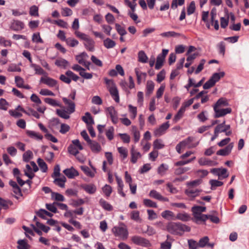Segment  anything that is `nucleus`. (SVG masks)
Here are the masks:
<instances>
[{
    "mask_svg": "<svg viewBox=\"0 0 249 249\" xmlns=\"http://www.w3.org/2000/svg\"><path fill=\"white\" fill-rule=\"evenodd\" d=\"M166 230L172 234H178L181 232L190 231V228L180 223L170 222L166 227Z\"/></svg>",
    "mask_w": 249,
    "mask_h": 249,
    "instance_id": "1",
    "label": "nucleus"
},
{
    "mask_svg": "<svg viewBox=\"0 0 249 249\" xmlns=\"http://www.w3.org/2000/svg\"><path fill=\"white\" fill-rule=\"evenodd\" d=\"M206 208L205 207L196 206L192 208V211L194 218L197 221H205L208 219L207 214H202V212L206 211Z\"/></svg>",
    "mask_w": 249,
    "mask_h": 249,
    "instance_id": "2",
    "label": "nucleus"
},
{
    "mask_svg": "<svg viewBox=\"0 0 249 249\" xmlns=\"http://www.w3.org/2000/svg\"><path fill=\"white\" fill-rule=\"evenodd\" d=\"M105 81L111 96L115 102L119 103L120 101L119 92L114 82L112 80L107 78H105Z\"/></svg>",
    "mask_w": 249,
    "mask_h": 249,
    "instance_id": "3",
    "label": "nucleus"
},
{
    "mask_svg": "<svg viewBox=\"0 0 249 249\" xmlns=\"http://www.w3.org/2000/svg\"><path fill=\"white\" fill-rule=\"evenodd\" d=\"M193 137H189L187 139L179 142L176 147V149L177 152L179 154L181 153V149H183L186 147H187L188 148H192L196 147L198 145V142H196V143H192L191 142L193 141Z\"/></svg>",
    "mask_w": 249,
    "mask_h": 249,
    "instance_id": "4",
    "label": "nucleus"
},
{
    "mask_svg": "<svg viewBox=\"0 0 249 249\" xmlns=\"http://www.w3.org/2000/svg\"><path fill=\"white\" fill-rule=\"evenodd\" d=\"M224 75L225 72L223 71L213 73L210 79L204 84L203 88L206 89L213 87Z\"/></svg>",
    "mask_w": 249,
    "mask_h": 249,
    "instance_id": "5",
    "label": "nucleus"
},
{
    "mask_svg": "<svg viewBox=\"0 0 249 249\" xmlns=\"http://www.w3.org/2000/svg\"><path fill=\"white\" fill-rule=\"evenodd\" d=\"M112 231L116 236L120 237L123 240H126L128 237V232L126 227L124 225L123 226L113 227Z\"/></svg>",
    "mask_w": 249,
    "mask_h": 249,
    "instance_id": "6",
    "label": "nucleus"
},
{
    "mask_svg": "<svg viewBox=\"0 0 249 249\" xmlns=\"http://www.w3.org/2000/svg\"><path fill=\"white\" fill-rule=\"evenodd\" d=\"M201 191L200 190L194 187H188L185 190V193L190 198V200H193L194 198L199 196Z\"/></svg>",
    "mask_w": 249,
    "mask_h": 249,
    "instance_id": "7",
    "label": "nucleus"
},
{
    "mask_svg": "<svg viewBox=\"0 0 249 249\" xmlns=\"http://www.w3.org/2000/svg\"><path fill=\"white\" fill-rule=\"evenodd\" d=\"M131 241L134 244L145 247H148L150 245L148 240L139 236H133L131 237Z\"/></svg>",
    "mask_w": 249,
    "mask_h": 249,
    "instance_id": "8",
    "label": "nucleus"
},
{
    "mask_svg": "<svg viewBox=\"0 0 249 249\" xmlns=\"http://www.w3.org/2000/svg\"><path fill=\"white\" fill-rule=\"evenodd\" d=\"M40 82L47 85L50 87H55L58 89L57 81L49 77H42L40 79Z\"/></svg>",
    "mask_w": 249,
    "mask_h": 249,
    "instance_id": "9",
    "label": "nucleus"
},
{
    "mask_svg": "<svg viewBox=\"0 0 249 249\" xmlns=\"http://www.w3.org/2000/svg\"><path fill=\"white\" fill-rule=\"evenodd\" d=\"M213 109L215 112V118H219L224 116L231 112V108H220L217 107L213 108Z\"/></svg>",
    "mask_w": 249,
    "mask_h": 249,
    "instance_id": "10",
    "label": "nucleus"
},
{
    "mask_svg": "<svg viewBox=\"0 0 249 249\" xmlns=\"http://www.w3.org/2000/svg\"><path fill=\"white\" fill-rule=\"evenodd\" d=\"M169 122L162 124L159 128L154 130V135L156 137H160L163 135L165 131L169 127Z\"/></svg>",
    "mask_w": 249,
    "mask_h": 249,
    "instance_id": "11",
    "label": "nucleus"
},
{
    "mask_svg": "<svg viewBox=\"0 0 249 249\" xmlns=\"http://www.w3.org/2000/svg\"><path fill=\"white\" fill-rule=\"evenodd\" d=\"M149 196L153 198L159 200L161 201L168 202L169 199L167 197L163 196L160 193L155 190L150 191Z\"/></svg>",
    "mask_w": 249,
    "mask_h": 249,
    "instance_id": "12",
    "label": "nucleus"
},
{
    "mask_svg": "<svg viewBox=\"0 0 249 249\" xmlns=\"http://www.w3.org/2000/svg\"><path fill=\"white\" fill-rule=\"evenodd\" d=\"M233 145L234 144L233 142L229 143L225 148L220 149L217 151L216 154L223 156L229 155L233 147Z\"/></svg>",
    "mask_w": 249,
    "mask_h": 249,
    "instance_id": "13",
    "label": "nucleus"
},
{
    "mask_svg": "<svg viewBox=\"0 0 249 249\" xmlns=\"http://www.w3.org/2000/svg\"><path fill=\"white\" fill-rule=\"evenodd\" d=\"M107 114L110 116L112 122L114 124H117L118 121V119L117 111L115 110L114 107H108L107 108Z\"/></svg>",
    "mask_w": 249,
    "mask_h": 249,
    "instance_id": "14",
    "label": "nucleus"
},
{
    "mask_svg": "<svg viewBox=\"0 0 249 249\" xmlns=\"http://www.w3.org/2000/svg\"><path fill=\"white\" fill-rule=\"evenodd\" d=\"M24 23L18 20H14L12 21L10 28L14 31H19L24 28Z\"/></svg>",
    "mask_w": 249,
    "mask_h": 249,
    "instance_id": "15",
    "label": "nucleus"
},
{
    "mask_svg": "<svg viewBox=\"0 0 249 249\" xmlns=\"http://www.w3.org/2000/svg\"><path fill=\"white\" fill-rule=\"evenodd\" d=\"M161 216L167 220H175L177 219L175 214L170 210L163 211L161 213Z\"/></svg>",
    "mask_w": 249,
    "mask_h": 249,
    "instance_id": "16",
    "label": "nucleus"
},
{
    "mask_svg": "<svg viewBox=\"0 0 249 249\" xmlns=\"http://www.w3.org/2000/svg\"><path fill=\"white\" fill-rule=\"evenodd\" d=\"M63 101L67 107V110L69 113H72L75 111V105L73 102L66 97L62 98Z\"/></svg>",
    "mask_w": 249,
    "mask_h": 249,
    "instance_id": "17",
    "label": "nucleus"
},
{
    "mask_svg": "<svg viewBox=\"0 0 249 249\" xmlns=\"http://www.w3.org/2000/svg\"><path fill=\"white\" fill-rule=\"evenodd\" d=\"M81 187L85 192L89 194H93L97 190L96 186L91 183L83 184Z\"/></svg>",
    "mask_w": 249,
    "mask_h": 249,
    "instance_id": "18",
    "label": "nucleus"
},
{
    "mask_svg": "<svg viewBox=\"0 0 249 249\" xmlns=\"http://www.w3.org/2000/svg\"><path fill=\"white\" fill-rule=\"evenodd\" d=\"M227 171V169L225 168H213L211 170V173L215 175L218 176L219 177V178H220L221 176H223V178H224L228 177V175L226 174Z\"/></svg>",
    "mask_w": 249,
    "mask_h": 249,
    "instance_id": "19",
    "label": "nucleus"
},
{
    "mask_svg": "<svg viewBox=\"0 0 249 249\" xmlns=\"http://www.w3.org/2000/svg\"><path fill=\"white\" fill-rule=\"evenodd\" d=\"M130 154H131V161L133 163H135L137 162V160L141 158L142 157L141 154L137 151L134 147L133 146L130 150Z\"/></svg>",
    "mask_w": 249,
    "mask_h": 249,
    "instance_id": "20",
    "label": "nucleus"
},
{
    "mask_svg": "<svg viewBox=\"0 0 249 249\" xmlns=\"http://www.w3.org/2000/svg\"><path fill=\"white\" fill-rule=\"evenodd\" d=\"M64 174L69 178H72L79 175L78 172L74 168L71 167L63 171Z\"/></svg>",
    "mask_w": 249,
    "mask_h": 249,
    "instance_id": "21",
    "label": "nucleus"
},
{
    "mask_svg": "<svg viewBox=\"0 0 249 249\" xmlns=\"http://www.w3.org/2000/svg\"><path fill=\"white\" fill-rule=\"evenodd\" d=\"M91 150L94 153H99L101 151L102 148L99 143L96 141L91 140L89 143Z\"/></svg>",
    "mask_w": 249,
    "mask_h": 249,
    "instance_id": "22",
    "label": "nucleus"
},
{
    "mask_svg": "<svg viewBox=\"0 0 249 249\" xmlns=\"http://www.w3.org/2000/svg\"><path fill=\"white\" fill-rule=\"evenodd\" d=\"M83 44L85 46V47L89 51H94L95 42L90 37H89L85 42H84Z\"/></svg>",
    "mask_w": 249,
    "mask_h": 249,
    "instance_id": "23",
    "label": "nucleus"
},
{
    "mask_svg": "<svg viewBox=\"0 0 249 249\" xmlns=\"http://www.w3.org/2000/svg\"><path fill=\"white\" fill-rule=\"evenodd\" d=\"M198 163L201 166L208 165V166H214L216 164V163L207 159L205 158H201L198 160Z\"/></svg>",
    "mask_w": 249,
    "mask_h": 249,
    "instance_id": "24",
    "label": "nucleus"
},
{
    "mask_svg": "<svg viewBox=\"0 0 249 249\" xmlns=\"http://www.w3.org/2000/svg\"><path fill=\"white\" fill-rule=\"evenodd\" d=\"M155 87L154 83L151 80H148L146 85V94L149 95L153 92Z\"/></svg>",
    "mask_w": 249,
    "mask_h": 249,
    "instance_id": "25",
    "label": "nucleus"
},
{
    "mask_svg": "<svg viewBox=\"0 0 249 249\" xmlns=\"http://www.w3.org/2000/svg\"><path fill=\"white\" fill-rule=\"evenodd\" d=\"M207 215L208 219H210L212 222L216 224L219 222V219L217 216V213L216 211H212L210 214Z\"/></svg>",
    "mask_w": 249,
    "mask_h": 249,
    "instance_id": "26",
    "label": "nucleus"
},
{
    "mask_svg": "<svg viewBox=\"0 0 249 249\" xmlns=\"http://www.w3.org/2000/svg\"><path fill=\"white\" fill-rule=\"evenodd\" d=\"M228 106L227 100L224 98H220L213 106V108H220L222 107Z\"/></svg>",
    "mask_w": 249,
    "mask_h": 249,
    "instance_id": "27",
    "label": "nucleus"
},
{
    "mask_svg": "<svg viewBox=\"0 0 249 249\" xmlns=\"http://www.w3.org/2000/svg\"><path fill=\"white\" fill-rule=\"evenodd\" d=\"M135 72L137 76V83L138 84H140L141 83L142 78L143 77L145 78L146 76V73L141 72L138 68H136L135 69Z\"/></svg>",
    "mask_w": 249,
    "mask_h": 249,
    "instance_id": "28",
    "label": "nucleus"
},
{
    "mask_svg": "<svg viewBox=\"0 0 249 249\" xmlns=\"http://www.w3.org/2000/svg\"><path fill=\"white\" fill-rule=\"evenodd\" d=\"M184 107H181L177 114L174 116L173 121L175 123H177L178 121L183 116V114L185 111Z\"/></svg>",
    "mask_w": 249,
    "mask_h": 249,
    "instance_id": "29",
    "label": "nucleus"
},
{
    "mask_svg": "<svg viewBox=\"0 0 249 249\" xmlns=\"http://www.w3.org/2000/svg\"><path fill=\"white\" fill-rule=\"evenodd\" d=\"M31 68L34 69L36 74L45 75L46 74V72L43 70V69L40 66L37 64H32Z\"/></svg>",
    "mask_w": 249,
    "mask_h": 249,
    "instance_id": "30",
    "label": "nucleus"
},
{
    "mask_svg": "<svg viewBox=\"0 0 249 249\" xmlns=\"http://www.w3.org/2000/svg\"><path fill=\"white\" fill-rule=\"evenodd\" d=\"M160 36L163 37H178L181 36V34L176 33L174 31H169L166 32L162 33L160 34Z\"/></svg>",
    "mask_w": 249,
    "mask_h": 249,
    "instance_id": "31",
    "label": "nucleus"
},
{
    "mask_svg": "<svg viewBox=\"0 0 249 249\" xmlns=\"http://www.w3.org/2000/svg\"><path fill=\"white\" fill-rule=\"evenodd\" d=\"M82 120L88 124H92L94 123V120L89 112L85 113V116L82 117Z\"/></svg>",
    "mask_w": 249,
    "mask_h": 249,
    "instance_id": "32",
    "label": "nucleus"
},
{
    "mask_svg": "<svg viewBox=\"0 0 249 249\" xmlns=\"http://www.w3.org/2000/svg\"><path fill=\"white\" fill-rule=\"evenodd\" d=\"M27 134L30 137L36 140H41L43 138L42 135L34 131L29 130L27 132Z\"/></svg>",
    "mask_w": 249,
    "mask_h": 249,
    "instance_id": "33",
    "label": "nucleus"
},
{
    "mask_svg": "<svg viewBox=\"0 0 249 249\" xmlns=\"http://www.w3.org/2000/svg\"><path fill=\"white\" fill-rule=\"evenodd\" d=\"M104 45L107 49H111L116 45V43L109 38H107L104 40Z\"/></svg>",
    "mask_w": 249,
    "mask_h": 249,
    "instance_id": "34",
    "label": "nucleus"
},
{
    "mask_svg": "<svg viewBox=\"0 0 249 249\" xmlns=\"http://www.w3.org/2000/svg\"><path fill=\"white\" fill-rule=\"evenodd\" d=\"M138 61L143 63L147 62L148 57L144 51H140L138 53Z\"/></svg>",
    "mask_w": 249,
    "mask_h": 249,
    "instance_id": "35",
    "label": "nucleus"
},
{
    "mask_svg": "<svg viewBox=\"0 0 249 249\" xmlns=\"http://www.w3.org/2000/svg\"><path fill=\"white\" fill-rule=\"evenodd\" d=\"M24 174L25 176H27L30 179L33 178L35 176L32 167L29 164L26 165V169L24 170Z\"/></svg>",
    "mask_w": 249,
    "mask_h": 249,
    "instance_id": "36",
    "label": "nucleus"
},
{
    "mask_svg": "<svg viewBox=\"0 0 249 249\" xmlns=\"http://www.w3.org/2000/svg\"><path fill=\"white\" fill-rule=\"evenodd\" d=\"M44 101L46 103L51 106L61 107V104L55 99L51 98H46L44 99Z\"/></svg>",
    "mask_w": 249,
    "mask_h": 249,
    "instance_id": "37",
    "label": "nucleus"
},
{
    "mask_svg": "<svg viewBox=\"0 0 249 249\" xmlns=\"http://www.w3.org/2000/svg\"><path fill=\"white\" fill-rule=\"evenodd\" d=\"M66 181V178L63 176L60 178H57L54 179V183L61 188H64L65 187V183Z\"/></svg>",
    "mask_w": 249,
    "mask_h": 249,
    "instance_id": "38",
    "label": "nucleus"
},
{
    "mask_svg": "<svg viewBox=\"0 0 249 249\" xmlns=\"http://www.w3.org/2000/svg\"><path fill=\"white\" fill-rule=\"evenodd\" d=\"M81 169L84 172V173L88 176L90 177H93L95 175V171H91L88 166H81Z\"/></svg>",
    "mask_w": 249,
    "mask_h": 249,
    "instance_id": "39",
    "label": "nucleus"
},
{
    "mask_svg": "<svg viewBox=\"0 0 249 249\" xmlns=\"http://www.w3.org/2000/svg\"><path fill=\"white\" fill-rule=\"evenodd\" d=\"M37 214L38 216L40 217L43 219H45V216H48L49 217H52L53 214L45 210L40 209L37 213Z\"/></svg>",
    "mask_w": 249,
    "mask_h": 249,
    "instance_id": "40",
    "label": "nucleus"
},
{
    "mask_svg": "<svg viewBox=\"0 0 249 249\" xmlns=\"http://www.w3.org/2000/svg\"><path fill=\"white\" fill-rule=\"evenodd\" d=\"M18 249H29L30 246L25 240H19L17 242Z\"/></svg>",
    "mask_w": 249,
    "mask_h": 249,
    "instance_id": "41",
    "label": "nucleus"
},
{
    "mask_svg": "<svg viewBox=\"0 0 249 249\" xmlns=\"http://www.w3.org/2000/svg\"><path fill=\"white\" fill-rule=\"evenodd\" d=\"M130 218L131 219L136 221L141 222L142 219L140 216V212L138 211H133L130 214Z\"/></svg>",
    "mask_w": 249,
    "mask_h": 249,
    "instance_id": "42",
    "label": "nucleus"
},
{
    "mask_svg": "<svg viewBox=\"0 0 249 249\" xmlns=\"http://www.w3.org/2000/svg\"><path fill=\"white\" fill-rule=\"evenodd\" d=\"M209 183L211 185L212 190H215L217 187L221 186L223 184V182L214 179H211Z\"/></svg>",
    "mask_w": 249,
    "mask_h": 249,
    "instance_id": "43",
    "label": "nucleus"
},
{
    "mask_svg": "<svg viewBox=\"0 0 249 249\" xmlns=\"http://www.w3.org/2000/svg\"><path fill=\"white\" fill-rule=\"evenodd\" d=\"M37 162L43 172H46L47 171V165L42 159L38 158L37 159Z\"/></svg>",
    "mask_w": 249,
    "mask_h": 249,
    "instance_id": "44",
    "label": "nucleus"
},
{
    "mask_svg": "<svg viewBox=\"0 0 249 249\" xmlns=\"http://www.w3.org/2000/svg\"><path fill=\"white\" fill-rule=\"evenodd\" d=\"M55 64L58 66L63 68H66L69 65V62L64 59H59L55 61Z\"/></svg>",
    "mask_w": 249,
    "mask_h": 249,
    "instance_id": "45",
    "label": "nucleus"
},
{
    "mask_svg": "<svg viewBox=\"0 0 249 249\" xmlns=\"http://www.w3.org/2000/svg\"><path fill=\"white\" fill-rule=\"evenodd\" d=\"M66 43L67 45L71 47H74L77 46L79 44V42L73 38H68L66 41Z\"/></svg>",
    "mask_w": 249,
    "mask_h": 249,
    "instance_id": "46",
    "label": "nucleus"
},
{
    "mask_svg": "<svg viewBox=\"0 0 249 249\" xmlns=\"http://www.w3.org/2000/svg\"><path fill=\"white\" fill-rule=\"evenodd\" d=\"M12 202L9 200H5L1 197H0V205L4 209H7L9 205H12Z\"/></svg>",
    "mask_w": 249,
    "mask_h": 249,
    "instance_id": "47",
    "label": "nucleus"
},
{
    "mask_svg": "<svg viewBox=\"0 0 249 249\" xmlns=\"http://www.w3.org/2000/svg\"><path fill=\"white\" fill-rule=\"evenodd\" d=\"M143 204L148 207L157 208L158 206L157 203L149 199H144L143 200Z\"/></svg>",
    "mask_w": 249,
    "mask_h": 249,
    "instance_id": "48",
    "label": "nucleus"
},
{
    "mask_svg": "<svg viewBox=\"0 0 249 249\" xmlns=\"http://www.w3.org/2000/svg\"><path fill=\"white\" fill-rule=\"evenodd\" d=\"M32 40L33 42L36 43H43V41L40 37L39 33H36L33 34L32 37Z\"/></svg>",
    "mask_w": 249,
    "mask_h": 249,
    "instance_id": "49",
    "label": "nucleus"
},
{
    "mask_svg": "<svg viewBox=\"0 0 249 249\" xmlns=\"http://www.w3.org/2000/svg\"><path fill=\"white\" fill-rule=\"evenodd\" d=\"M99 203L101 206L104 209L107 211H111L112 210V207L111 206V205L103 199H101L100 200Z\"/></svg>",
    "mask_w": 249,
    "mask_h": 249,
    "instance_id": "50",
    "label": "nucleus"
},
{
    "mask_svg": "<svg viewBox=\"0 0 249 249\" xmlns=\"http://www.w3.org/2000/svg\"><path fill=\"white\" fill-rule=\"evenodd\" d=\"M79 150L73 144H71L68 148V152L74 156H76L79 153Z\"/></svg>",
    "mask_w": 249,
    "mask_h": 249,
    "instance_id": "51",
    "label": "nucleus"
},
{
    "mask_svg": "<svg viewBox=\"0 0 249 249\" xmlns=\"http://www.w3.org/2000/svg\"><path fill=\"white\" fill-rule=\"evenodd\" d=\"M128 107L129 111L131 113L130 117L132 119H135L137 114V107H133L131 105H129Z\"/></svg>",
    "mask_w": 249,
    "mask_h": 249,
    "instance_id": "52",
    "label": "nucleus"
},
{
    "mask_svg": "<svg viewBox=\"0 0 249 249\" xmlns=\"http://www.w3.org/2000/svg\"><path fill=\"white\" fill-rule=\"evenodd\" d=\"M33 157V154L31 151L28 150L23 155V160L25 162H28Z\"/></svg>",
    "mask_w": 249,
    "mask_h": 249,
    "instance_id": "53",
    "label": "nucleus"
},
{
    "mask_svg": "<svg viewBox=\"0 0 249 249\" xmlns=\"http://www.w3.org/2000/svg\"><path fill=\"white\" fill-rule=\"evenodd\" d=\"M102 191L105 196L107 197L110 196V194L112 193V188L111 187L107 184H106L103 188Z\"/></svg>",
    "mask_w": 249,
    "mask_h": 249,
    "instance_id": "54",
    "label": "nucleus"
},
{
    "mask_svg": "<svg viewBox=\"0 0 249 249\" xmlns=\"http://www.w3.org/2000/svg\"><path fill=\"white\" fill-rule=\"evenodd\" d=\"M168 169V165L163 163L161 164L158 169V173L161 176H163Z\"/></svg>",
    "mask_w": 249,
    "mask_h": 249,
    "instance_id": "55",
    "label": "nucleus"
},
{
    "mask_svg": "<svg viewBox=\"0 0 249 249\" xmlns=\"http://www.w3.org/2000/svg\"><path fill=\"white\" fill-rule=\"evenodd\" d=\"M56 113L59 116L62 118L68 119L70 118V116L68 114V112L65 110L57 109L56 110Z\"/></svg>",
    "mask_w": 249,
    "mask_h": 249,
    "instance_id": "56",
    "label": "nucleus"
},
{
    "mask_svg": "<svg viewBox=\"0 0 249 249\" xmlns=\"http://www.w3.org/2000/svg\"><path fill=\"white\" fill-rule=\"evenodd\" d=\"M52 197L56 201H64L65 198L63 195L58 193H52Z\"/></svg>",
    "mask_w": 249,
    "mask_h": 249,
    "instance_id": "57",
    "label": "nucleus"
},
{
    "mask_svg": "<svg viewBox=\"0 0 249 249\" xmlns=\"http://www.w3.org/2000/svg\"><path fill=\"white\" fill-rule=\"evenodd\" d=\"M177 219H179L183 221H186L189 219V216L186 213H178L176 215Z\"/></svg>",
    "mask_w": 249,
    "mask_h": 249,
    "instance_id": "58",
    "label": "nucleus"
},
{
    "mask_svg": "<svg viewBox=\"0 0 249 249\" xmlns=\"http://www.w3.org/2000/svg\"><path fill=\"white\" fill-rule=\"evenodd\" d=\"M202 182V180L200 179H196L193 181H191L190 182H188L187 183V185L188 187H194L196 188V187L198 186L199 184H200Z\"/></svg>",
    "mask_w": 249,
    "mask_h": 249,
    "instance_id": "59",
    "label": "nucleus"
},
{
    "mask_svg": "<svg viewBox=\"0 0 249 249\" xmlns=\"http://www.w3.org/2000/svg\"><path fill=\"white\" fill-rule=\"evenodd\" d=\"M209 241V238L208 236H204L201 238L198 242L199 247L203 248L208 244Z\"/></svg>",
    "mask_w": 249,
    "mask_h": 249,
    "instance_id": "60",
    "label": "nucleus"
},
{
    "mask_svg": "<svg viewBox=\"0 0 249 249\" xmlns=\"http://www.w3.org/2000/svg\"><path fill=\"white\" fill-rule=\"evenodd\" d=\"M115 28L120 35L123 36L126 34V31L125 29L122 27L120 24L116 23L115 24Z\"/></svg>",
    "mask_w": 249,
    "mask_h": 249,
    "instance_id": "61",
    "label": "nucleus"
},
{
    "mask_svg": "<svg viewBox=\"0 0 249 249\" xmlns=\"http://www.w3.org/2000/svg\"><path fill=\"white\" fill-rule=\"evenodd\" d=\"M74 34L77 37L83 40L84 42H85L89 37L87 35L84 33H82L78 31H75Z\"/></svg>",
    "mask_w": 249,
    "mask_h": 249,
    "instance_id": "62",
    "label": "nucleus"
},
{
    "mask_svg": "<svg viewBox=\"0 0 249 249\" xmlns=\"http://www.w3.org/2000/svg\"><path fill=\"white\" fill-rule=\"evenodd\" d=\"M164 60V59L162 58V57L158 55L157 58V61L155 65V69L157 70H159L160 69L162 66L163 65Z\"/></svg>",
    "mask_w": 249,
    "mask_h": 249,
    "instance_id": "63",
    "label": "nucleus"
},
{
    "mask_svg": "<svg viewBox=\"0 0 249 249\" xmlns=\"http://www.w3.org/2000/svg\"><path fill=\"white\" fill-rule=\"evenodd\" d=\"M189 247L191 249H197L199 247L198 242L193 239L188 240Z\"/></svg>",
    "mask_w": 249,
    "mask_h": 249,
    "instance_id": "64",
    "label": "nucleus"
}]
</instances>
